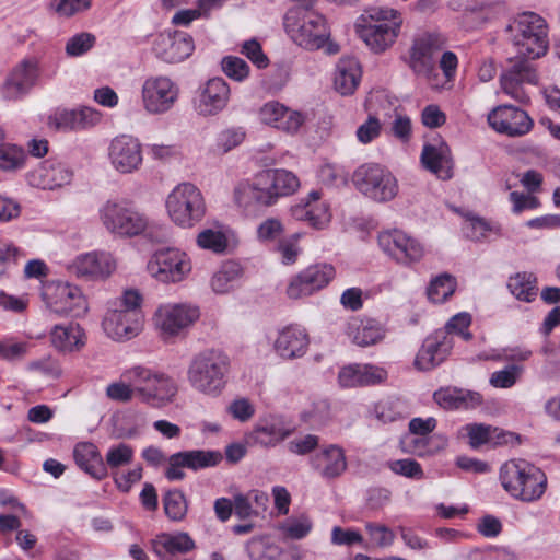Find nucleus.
<instances>
[{
	"label": "nucleus",
	"mask_w": 560,
	"mask_h": 560,
	"mask_svg": "<svg viewBox=\"0 0 560 560\" xmlns=\"http://www.w3.org/2000/svg\"><path fill=\"white\" fill-rule=\"evenodd\" d=\"M490 127L508 137H522L528 133L534 121L528 114L512 105H500L488 114Z\"/></svg>",
	"instance_id": "5701e85b"
},
{
	"label": "nucleus",
	"mask_w": 560,
	"mask_h": 560,
	"mask_svg": "<svg viewBox=\"0 0 560 560\" xmlns=\"http://www.w3.org/2000/svg\"><path fill=\"white\" fill-rule=\"evenodd\" d=\"M310 345L308 334L299 325H288L278 330L273 341L275 352L284 360L302 358Z\"/></svg>",
	"instance_id": "c85d7f7f"
},
{
	"label": "nucleus",
	"mask_w": 560,
	"mask_h": 560,
	"mask_svg": "<svg viewBox=\"0 0 560 560\" xmlns=\"http://www.w3.org/2000/svg\"><path fill=\"white\" fill-rule=\"evenodd\" d=\"M386 334L383 324L373 319H355L348 326V335L360 347H368L381 341Z\"/></svg>",
	"instance_id": "a19ab883"
},
{
	"label": "nucleus",
	"mask_w": 560,
	"mask_h": 560,
	"mask_svg": "<svg viewBox=\"0 0 560 560\" xmlns=\"http://www.w3.org/2000/svg\"><path fill=\"white\" fill-rule=\"evenodd\" d=\"M456 289V279L443 273L434 278L427 290L428 299L433 303H442L446 301Z\"/></svg>",
	"instance_id": "49530a36"
},
{
	"label": "nucleus",
	"mask_w": 560,
	"mask_h": 560,
	"mask_svg": "<svg viewBox=\"0 0 560 560\" xmlns=\"http://www.w3.org/2000/svg\"><path fill=\"white\" fill-rule=\"evenodd\" d=\"M458 213L465 219L463 231L471 241L480 242L487 238L489 233H499L498 226H493L490 222L472 212L458 211Z\"/></svg>",
	"instance_id": "79ce46f5"
},
{
	"label": "nucleus",
	"mask_w": 560,
	"mask_h": 560,
	"mask_svg": "<svg viewBox=\"0 0 560 560\" xmlns=\"http://www.w3.org/2000/svg\"><path fill=\"white\" fill-rule=\"evenodd\" d=\"M230 85L222 78H212L201 86L194 98L196 113L203 117L215 116L229 104Z\"/></svg>",
	"instance_id": "393cba45"
},
{
	"label": "nucleus",
	"mask_w": 560,
	"mask_h": 560,
	"mask_svg": "<svg viewBox=\"0 0 560 560\" xmlns=\"http://www.w3.org/2000/svg\"><path fill=\"white\" fill-rule=\"evenodd\" d=\"M42 296L47 307L57 314L81 317L89 310L81 289L68 282L52 281L45 284Z\"/></svg>",
	"instance_id": "dca6fc26"
},
{
	"label": "nucleus",
	"mask_w": 560,
	"mask_h": 560,
	"mask_svg": "<svg viewBox=\"0 0 560 560\" xmlns=\"http://www.w3.org/2000/svg\"><path fill=\"white\" fill-rule=\"evenodd\" d=\"M42 77L40 61L35 56L21 59L8 72L0 86L1 97L5 101H20L31 93Z\"/></svg>",
	"instance_id": "4468645a"
},
{
	"label": "nucleus",
	"mask_w": 560,
	"mask_h": 560,
	"mask_svg": "<svg viewBox=\"0 0 560 560\" xmlns=\"http://www.w3.org/2000/svg\"><path fill=\"white\" fill-rule=\"evenodd\" d=\"M313 524L308 516L301 515L290 518L283 525V532L293 539H302L312 530Z\"/></svg>",
	"instance_id": "774afa93"
},
{
	"label": "nucleus",
	"mask_w": 560,
	"mask_h": 560,
	"mask_svg": "<svg viewBox=\"0 0 560 560\" xmlns=\"http://www.w3.org/2000/svg\"><path fill=\"white\" fill-rule=\"evenodd\" d=\"M117 258L107 250H92L78 255L70 268L73 273L88 280L104 281L117 270Z\"/></svg>",
	"instance_id": "6ab92c4d"
},
{
	"label": "nucleus",
	"mask_w": 560,
	"mask_h": 560,
	"mask_svg": "<svg viewBox=\"0 0 560 560\" xmlns=\"http://www.w3.org/2000/svg\"><path fill=\"white\" fill-rule=\"evenodd\" d=\"M471 323L469 313L462 312L454 315L446 324L445 330H440L433 338L425 341V351L422 353V370H430L441 364L452 349V340L448 334H458L465 340L471 338V334L467 331Z\"/></svg>",
	"instance_id": "ddd939ff"
},
{
	"label": "nucleus",
	"mask_w": 560,
	"mask_h": 560,
	"mask_svg": "<svg viewBox=\"0 0 560 560\" xmlns=\"http://www.w3.org/2000/svg\"><path fill=\"white\" fill-rule=\"evenodd\" d=\"M102 114L97 109L82 106L72 109H57L48 117V126L57 131H83L98 125Z\"/></svg>",
	"instance_id": "a878e982"
},
{
	"label": "nucleus",
	"mask_w": 560,
	"mask_h": 560,
	"mask_svg": "<svg viewBox=\"0 0 560 560\" xmlns=\"http://www.w3.org/2000/svg\"><path fill=\"white\" fill-rule=\"evenodd\" d=\"M153 552L162 560H182V556L195 548L187 533L161 534L152 540Z\"/></svg>",
	"instance_id": "72a5a7b5"
},
{
	"label": "nucleus",
	"mask_w": 560,
	"mask_h": 560,
	"mask_svg": "<svg viewBox=\"0 0 560 560\" xmlns=\"http://www.w3.org/2000/svg\"><path fill=\"white\" fill-rule=\"evenodd\" d=\"M381 249L398 264L412 266L420 257V246L416 238L401 230L383 231L377 237Z\"/></svg>",
	"instance_id": "4be33fe9"
},
{
	"label": "nucleus",
	"mask_w": 560,
	"mask_h": 560,
	"mask_svg": "<svg viewBox=\"0 0 560 560\" xmlns=\"http://www.w3.org/2000/svg\"><path fill=\"white\" fill-rule=\"evenodd\" d=\"M402 25L401 13L387 5H369L358 16V37L374 54H383L397 40Z\"/></svg>",
	"instance_id": "7ed1b4c3"
},
{
	"label": "nucleus",
	"mask_w": 560,
	"mask_h": 560,
	"mask_svg": "<svg viewBox=\"0 0 560 560\" xmlns=\"http://www.w3.org/2000/svg\"><path fill=\"white\" fill-rule=\"evenodd\" d=\"M97 217L102 228L113 237L120 240L143 235L150 224L144 212L119 198L105 200L97 209Z\"/></svg>",
	"instance_id": "0eeeda50"
},
{
	"label": "nucleus",
	"mask_w": 560,
	"mask_h": 560,
	"mask_svg": "<svg viewBox=\"0 0 560 560\" xmlns=\"http://www.w3.org/2000/svg\"><path fill=\"white\" fill-rule=\"evenodd\" d=\"M226 411L233 419L247 422L254 417L256 409L249 399L240 397L229 404Z\"/></svg>",
	"instance_id": "0e129e2a"
},
{
	"label": "nucleus",
	"mask_w": 560,
	"mask_h": 560,
	"mask_svg": "<svg viewBox=\"0 0 560 560\" xmlns=\"http://www.w3.org/2000/svg\"><path fill=\"white\" fill-rule=\"evenodd\" d=\"M439 68L442 74L430 70L425 75L430 89L438 92L452 90L458 68V57L456 54L450 50L442 51L439 59Z\"/></svg>",
	"instance_id": "e433bc0d"
},
{
	"label": "nucleus",
	"mask_w": 560,
	"mask_h": 560,
	"mask_svg": "<svg viewBox=\"0 0 560 560\" xmlns=\"http://www.w3.org/2000/svg\"><path fill=\"white\" fill-rule=\"evenodd\" d=\"M73 457L75 464L93 479L102 480L107 477L104 458L93 443L82 442L77 444L73 450Z\"/></svg>",
	"instance_id": "c9c22d12"
},
{
	"label": "nucleus",
	"mask_w": 560,
	"mask_h": 560,
	"mask_svg": "<svg viewBox=\"0 0 560 560\" xmlns=\"http://www.w3.org/2000/svg\"><path fill=\"white\" fill-rule=\"evenodd\" d=\"M523 373V368L517 364H511L502 370L495 371L490 375L489 383L494 388L513 387Z\"/></svg>",
	"instance_id": "5fc2aeb1"
},
{
	"label": "nucleus",
	"mask_w": 560,
	"mask_h": 560,
	"mask_svg": "<svg viewBox=\"0 0 560 560\" xmlns=\"http://www.w3.org/2000/svg\"><path fill=\"white\" fill-rule=\"evenodd\" d=\"M231 369L229 355L219 349H206L189 361L186 377L198 394L217 398L224 392Z\"/></svg>",
	"instance_id": "20e7f679"
},
{
	"label": "nucleus",
	"mask_w": 560,
	"mask_h": 560,
	"mask_svg": "<svg viewBox=\"0 0 560 560\" xmlns=\"http://www.w3.org/2000/svg\"><path fill=\"white\" fill-rule=\"evenodd\" d=\"M503 489L514 499L533 502L542 497L547 487L545 472L524 459H512L500 468Z\"/></svg>",
	"instance_id": "6e6552de"
},
{
	"label": "nucleus",
	"mask_w": 560,
	"mask_h": 560,
	"mask_svg": "<svg viewBox=\"0 0 560 560\" xmlns=\"http://www.w3.org/2000/svg\"><path fill=\"white\" fill-rule=\"evenodd\" d=\"M243 277V266L238 261L226 260L213 272L210 288L215 294H228L240 287Z\"/></svg>",
	"instance_id": "58836bf2"
},
{
	"label": "nucleus",
	"mask_w": 560,
	"mask_h": 560,
	"mask_svg": "<svg viewBox=\"0 0 560 560\" xmlns=\"http://www.w3.org/2000/svg\"><path fill=\"white\" fill-rule=\"evenodd\" d=\"M246 550L252 560H288L282 559L285 556L284 550L266 537L250 539L246 545Z\"/></svg>",
	"instance_id": "37998d69"
},
{
	"label": "nucleus",
	"mask_w": 560,
	"mask_h": 560,
	"mask_svg": "<svg viewBox=\"0 0 560 560\" xmlns=\"http://www.w3.org/2000/svg\"><path fill=\"white\" fill-rule=\"evenodd\" d=\"M197 244L203 249H209L213 253H223L228 247V240L221 231L206 229L197 235Z\"/></svg>",
	"instance_id": "6e6d98bb"
},
{
	"label": "nucleus",
	"mask_w": 560,
	"mask_h": 560,
	"mask_svg": "<svg viewBox=\"0 0 560 560\" xmlns=\"http://www.w3.org/2000/svg\"><path fill=\"white\" fill-rule=\"evenodd\" d=\"M374 412L381 421L393 422L404 416L405 406L399 399H386L375 405Z\"/></svg>",
	"instance_id": "13d9d810"
},
{
	"label": "nucleus",
	"mask_w": 560,
	"mask_h": 560,
	"mask_svg": "<svg viewBox=\"0 0 560 560\" xmlns=\"http://www.w3.org/2000/svg\"><path fill=\"white\" fill-rule=\"evenodd\" d=\"M537 84L538 75L534 65L525 59L515 58L511 66L500 77L502 91L520 103H527L529 96L524 84Z\"/></svg>",
	"instance_id": "aec40b11"
},
{
	"label": "nucleus",
	"mask_w": 560,
	"mask_h": 560,
	"mask_svg": "<svg viewBox=\"0 0 560 560\" xmlns=\"http://www.w3.org/2000/svg\"><path fill=\"white\" fill-rule=\"evenodd\" d=\"M152 50L158 59L167 63H177L192 54L195 44L192 37L185 32H164L154 37Z\"/></svg>",
	"instance_id": "b1692460"
},
{
	"label": "nucleus",
	"mask_w": 560,
	"mask_h": 560,
	"mask_svg": "<svg viewBox=\"0 0 560 560\" xmlns=\"http://www.w3.org/2000/svg\"><path fill=\"white\" fill-rule=\"evenodd\" d=\"M51 346L61 353L82 350L86 343L84 329L77 323L55 325L49 332Z\"/></svg>",
	"instance_id": "2f4dec72"
},
{
	"label": "nucleus",
	"mask_w": 560,
	"mask_h": 560,
	"mask_svg": "<svg viewBox=\"0 0 560 560\" xmlns=\"http://www.w3.org/2000/svg\"><path fill=\"white\" fill-rule=\"evenodd\" d=\"M165 208L170 219L182 228H192L203 219L207 211L203 194L189 182L180 183L171 190Z\"/></svg>",
	"instance_id": "1a4fd4ad"
},
{
	"label": "nucleus",
	"mask_w": 560,
	"mask_h": 560,
	"mask_svg": "<svg viewBox=\"0 0 560 560\" xmlns=\"http://www.w3.org/2000/svg\"><path fill=\"white\" fill-rule=\"evenodd\" d=\"M108 159L116 172L131 174L142 165V145L137 138L121 135L110 141Z\"/></svg>",
	"instance_id": "412c9836"
},
{
	"label": "nucleus",
	"mask_w": 560,
	"mask_h": 560,
	"mask_svg": "<svg viewBox=\"0 0 560 560\" xmlns=\"http://www.w3.org/2000/svg\"><path fill=\"white\" fill-rule=\"evenodd\" d=\"M135 457V451L132 446L126 443H118L112 445L105 455L104 464L106 465V469H110V474L113 471H117L120 467L129 465Z\"/></svg>",
	"instance_id": "de8ad7c7"
},
{
	"label": "nucleus",
	"mask_w": 560,
	"mask_h": 560,
	"mask_svg": "<svg viewBox=\"0 0 560 560\" xmlns=\"http://www.w3.org/2000/svg\"><path fill=\"white\" fill-rule=\"evenodd\" d=\"M26 159L25 151L12 143L0 144V170L16 171L24 166Z\"/></svg>",
	"instance_id": "09e8293b"
},
{
	"label": "nucleus",
	"mask_w": 560,
	"mask_h": 560,
	"mask_svg": "<svg viewBox=\"0 0 560 560\" xmlns=\"http://www.w3.org/2000/svg\"><path fill=\"white\" fill-rule=\"evenodd\" d=\"M300 187L295 174L283 168H268L241 179L233 188V201L246 215L275 206L280 198L294 194Z\"/></svg>",
	"instance_id": "f257e3e1"
},
{
	"label": "nucleus",
	"mask_w": 560,
	"mask_h": 560,
	"mask_svg": "<svg viewBox=\"0 0 560 560\" xmlns=\"http://www.w3.org/2000/svg\"><path fill=\"white\" fill-rule=\"evenodd\" d=\"M167 517L174 522L184 520L187 514L188 503L184 493L179 490L168 491L163 499Z\"/></svg>",
	"instance_id": "8fccbe9b"
},
{
	"label": "nucleus",
	"mask_w": 560,
	"mask_h": 560,
	"mask_svg": "<svg viewBox=\"0 0 560 560\" xmlns=\"http://www.w3.org/2000/svg\"><path fill=\"white\" fill-rule=\"evenodd\" d=\"M178 84L167 75L148 77L141 86V104L149 115L170 112L179 98Z\"/></svg>",
	"instance_id": "2eb2a0df"
},
{
	"label": "nucleus",
	"mask_w": 560,
	"mask_h": 560,
	"mask_svg": "<svg viewBox=\"0 0 560 560\" xmlns=\"http://www.w3.org/2000/svg\"><path fill=\"white\" fill-rule=\"evenodd\" d=\"M293 432L283 419L269 417L259 420L248 435L249 441L262 447H273Z\"/></svg>",
	"instance_id": "7c9ffc66"
},
{
	"label": "nucleus",
	"mask_w": 560,
	"mask_h": 560,
	"mask_svg": "<svg viewBox=\"0 0 560 560\" xmlns=\"http://www.w3.org/2000/svg\"><path fill=\"white\" fill-rule=\"evenodd\" d=\"M332 265L315 264L294 276L288 287L287 295L292 300L303 299L324 289L334 278Z\"/></svg>",
	"instance_id": "a211bd4d"
},
{
	"label": "nucleus",
	"mask_w": 560,
	"mask_h": 560,
	"mask_svg": "<svg viewBox=\"0 0 560 560\" xmlns=\"http://www.w3.org/2000/svg\"><path fill=\"white\" fill-rule=\"evenodd\" d=\"M515 30L514 45L517 48L516 58L534 60L547 52V23L534 12L522 13L509 30Z\"/></svg>",
	"instance_id": "9d476101"
},
{
	"label": "nucleus",
	"mask_w": 560,
	"mask_h": 560,
	"mask_svg": "<svg viewBox=\"0 0 560 560\" xmlns=\"http://www.w3.org/2000/svg\"><path fill=\"white\" fill-rule=\"evenodd\" d=\"M222 71L226 77L236 81H245L250 73V68L247 62L236 56H226L221 61Z\"/></svg>",
	"instance_id": "864d4df0"
},
{
	"label": "nucleus",
	"mask_w": 560,
	"mask_h": 560,
	"mask_svg": "<svg viewBox=\"0 0 560 560\" xmlns=\"http://www.w3.org/2000/svg\"><path fill=\"white\" fill-rule=\"evenodd\" d=\"M95 36L88 32H81L71 36L65 46L69 57H79L86 54L95 44Z\"/></svg>",
	"instance_id": "4d7b16f0"
},
{
	"label": "nucleus",
	"mask_w": 560,
	"mask_h": 560,
	"mask_svg": "<svg viewBox=\"0 0 560 560\" xmlns=\"http://www.w3.org/2000/svg\"><path fill=\"white\" fill-rule=\"evenodd\" d=\"M284 113V105L270 101L264 104L259 109V119L262 124L278 129L282 115Z\"/></svg>",
	"instance_id": "69168bd1"
},
{
	"label": "nucleus",
	"mask_w": 560,
	"mask_h": 560,
	"mask_svg": "<svg viewBox=\"0 0 560 560\" xmlns=\"http://www.w3.org/2000/svg\"><path fill=\"white\" fill-rule=\"evenodd\" d=\"M186 468L199 470L214 467L220 464L223 456L219 451L212 450H192L182 452Z\"/></svg>",
	"instance_id": "c03bdc74"
},
{
	"label": "nucleus",
	"mask_w": 560,
	"mask_h": 560,
	"mask_svg": "<svg viewBox=\"0 0 560 560\" xmlns=\"http://www.w3.org/2000/svg\"><path fill=\"white\" fill-rule=\"evenodd\" d=\"M301 236V233H294L278 241L275 252L279 255L283 265H292L296 262L300 254L302 253V248L299 245Z\"/></svg>",
	"instance_id": "3c124183"
},
{
	"label": "nucleus",
	"mask_w": 560,
	"mask_h": 560,
	"mask_svg": "<svg viewBox=\"0 0 560 560\" xmlns=\"http://www.w3.org/2000/svg\"><path fill=\"white\" fill-rule=\"evenodd\" d=\"M121 377L136 383V398L153 407L163 408L172 404L178 385L170 374L145 365H135L124 371Z\"/></svg>",
	"instance_id": "423d86ee"
},
{
	"label": "nucleus",
	"mask_w": 560,
	"mask_h": 560,
	"mask_svg": "<svg viewBox=\"0 0 560 560\" xmlns=\"http://www.w3.org/2000/svg\"><path fill=\"white\" fill-rule=\"evenodd\" d=\"M199 318L200 308L192 303H165L156 308L153 322L160 337L170 341L184 335Z\"/></svg>",
	"instance_id": "f8f14e48"
},
{
	"label": "nucleus",
	"mask_w": 560,
	"mask_h": 560,
	"mask_svg": "<svg viewBox=\"0 0 560 560\" xmlns=\"http://www.w3.org/2000/svg\"><path fill=\"white\" fill-rule=\"evenodd\" d=\"M318 179L327 186H339L346 184L347 172L340 165L326 163L318 170Z\"/></svg>",
	"instance_id": "680f3d73"
},
{
	"label": "nucleus",
	"mask_w": 560,
	"mask_h": 560,
	"mask_svg": "<svg viewBox=\"0 0 560 560\" xmlns=\"http://www.w3.org/2000/svg\"><path fill=\"white\" fill-rule=\"evenodd\" d=\"M51 9L60 16H72L91 7V0H51Z\"/></svg>",
	"instance_id": "e2e57ef3"
},
{
	"label": "nucleus",
	"mask_w": 560,
	"mask_h": 560,
	"mask_svg": "<svg viewBox=\"0 0 560 560\" xmlns=\"http://www.w3.org/2000/svg\"><path fill=\"white\" fill-rule=\"evenodd\" d=\"M284 231L282 222L277 218H267L257 226V238L262 242L276 241Z\"/></svg>",
	"instance_id": "338daca9"
},
{
	"label": "nucleus",
	"mask_w": 560,
	"mask_h": 560,
	"mask_svg": "<svg viewBox=\"0 0 560 560\" xmlns=\"http://www.w3.org/2000/svg\"><path fill=\"white\" fill-rule=\"evenodd\" d=\"M358 191L375 202H387L398 194V182L393 173L378 163H364L352 174Z\"/></svg>",
	"instance_id": "9b49d317"
},
{
	"label": "nucleus",
	"mask_w": 560,
	"mask_h": 560,
	"mask_svg": "<svg viewBox=\"0 0 560 560\" xmlns=\"http://www.w3.org/2000/svg\"><path fill=\"white\" fill-rule=\"evenodd\" d=\"M362 77L360 62L354 57H342L334 71V89L341 95H352L358 89Z\"/></svg>",
	"instance_id": "f704fd0d"
},
{
	"label": "nucleus",
	"mask_w": 560,
	"mask_h": 560,
	"mask_svg": "<svg viewBox=\"0 0 560 560\" xmlns=\"http://www.w3.org/2000/svg\"><path fill=\"white\" fill-rule=\"evenodd\" d=\"M147 269L160 282L176 283L190 273L191 261L186 253L177 248H162L152 254Z\"/></svg>",
	"instance_id": "f3484780"
},
{
	"label": "nucleus",
	"mask_w": 560,
	"mask_h": 560,
	"mask_svg": "<svg viewBox=\"0 0 560 560\" xmlns=\"http://www.w3.org/2000/svg\"><path fill=\"white\" fill-rule=\"evenodd\" d=\"M241 52L258 69H265L269 66V58L262 51L260 43L255 38L245 40L242 45Z\"/></svg>",
	"instance_id": "052dcab7"
},
{
	"label": "nucleus",
	"mask_w": 560,
	"mask_h": 560,
	"mask_svg": "<svg viewBox=\"0 0 560 560\" xmlns=\"http://www.w3.org/2000/svg\"><path fill=\"white\" fill-rule=\"evenodd\" d=\"M30 345L13 336L0 339V359L7 362L22 360L28 353Z\"/></svg>",
	"instance_id": "603ef678"
},
{
	"label": "nucleus",
	"mask_w": 560,
	"mask_h": 560,
	"mask_svg": "<svg viewBox=\"0 0 560 560\" xmlns=\"http://www.w3.org/2000/svg\"><path fill=\"white\" fill-rule=\"evenodd\" d=\"M310 466L324 480L337 479L348 468L346 452L338 444L323 445L310 457Z\"/></svg>",
	"instance_id": "bb28decb"
},
{
	"label": "nucleus",
	"mask_w": 560,
	"mask_h": 560,
	"mask_svg": "<svg viewBox=\"0 0 560 560\" xmlns=\"http://www.w3.org/2000/svg\"><path fill=\"white\" fill-rule=\"evenodd\" d=\"M283 27L289 38L305 50L323 49L327 55H336L340 50V46L331 40L326 18L316 11L291 8L283 16Z\"/></svg>",
	"instance_id": "f03ea898"
},
{
	"label": "nucleus",
	"mask_w": 560,
	"mask_h": 560,
	"mask_svg": "<svg viewBox=\"0 0 560 560\" xmlns=\"http://www.w3.org/2000/svg\"><path fill=\"white\" fill-rule=\"evenodd\" d=\"M72 171L63 163L47 160L27 174L28 184L40 189H56L70 184Z\"/></svg>",
	"instance_id": "c756f323"
},
{
	"label": "nucleus",
	"mask_w": 560,
	"mask_h": 560,
	"mask_svg": "<svg viewBox=\"0 0 560 560\" xmlns=\"http://www.w3.org/2000/svg\"><path fill=\"white\" fill-rule=\"evenodd\" d=\"M106 396L115 401L128 402L136 397V383L133 381L114 382L106 387Z\"/></svg>",
	"instance_id": "bf43d9fd"
},
{
	"label": "nucleus",
	"mask_w": 560,
	"mask_h": 560,
	"mask_svg": "<svg viewBox=\"0 0 560 560\" xmlns=\"http://www.w3.org/2000/svg\"><path fill=\"white\" fill-rule=\"evenodd\" d=\"M141 303V294L133 289L124 291L120 298L110 301L102 322L104 332L117 341L138 336L143 324Z\"/></svg>",
	"instance_id": "39448f33"
},
{
	"label": "nucleus",
	"mask_w": 560,
	"mask_h": 560,
	"mask_svg": "<svg viewBox=\"0 0 560 560\" xmlns=\"http://www.w3.org/2000/svg\"><path fill=\"white\" fill-rule=\"evenodd\" d=\"M471 447L477 448L480 445L492 443L494 445L511 443L515 435L497 427L483 423H469L464 428Z\"/></svg>",
	"instance_id": "ea45409f"
},
{
	"label": "nucleus",
	"mask_w": 560,
	"mask_h": 560,
	"mask_svg": "<svg viewBox=\"0 0 560 560\" xmlns=\"http://www.w3.org/2000/svg\"><path fill=\"white\" fill-rule=\"evenodd\" d=\"M434 400L445 409H470L482 404V396L458 387L441 388L434 393Z\"/></svg>",
	"instance_id": "4c0bfd02"
},
{
	"label": "nucleus",
	"mask_w": 560,
	"mask_h": 560,
	"mask_svg": "<svg viewBox=\"0 0 560 560\" xmlns=\"http://www.w3.org/2000/svg\"><path fill=\"white\" fill-rule=\"evenodd\" d=\"M422 166L440 179L452 178L453 160L446 142L440 140L436 144H425L422 149Z\"/></svg>",
	"instance_id": "473e14b6"
},
{
	"label": "nucleus",
	"mask_w": 560,
	"mask_h": 560,
	"mask_svg": "<svg viewBox=\"0 0 560 560\" xmlns=\"http://www.w3.org/2000/svg\"><path fill=\"white\" fill-rule=\"evenodd\" d=\"M291 215L299 221L307 222L317 230L325 229L331 219L329 205L323 200L319 190H312L299 203L290 209Z\"/></svg>",
	"instance_id": "cd10ccee"
},
{
	"label": "nucleus",
	"mask_w": 560,
	"mask_h": 560,
	"mask_svg": "<svg viewBox=\"0 0 560 560\" xmlns=\"http://www.w3.org/2000/svg\"><path fill=\"white\" fill-rule=\"evenodd\" d=\"M510 292L520 301L530 302L537 295L535 278L530 273H516L508 282Z\"/></svg>",
	"instance_id": "a18cd8bd"
}]
</instances>
